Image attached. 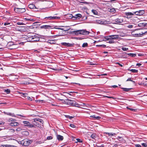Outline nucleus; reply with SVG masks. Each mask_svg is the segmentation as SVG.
<instances>
[{"label": "nucleus", "instance_id": "obj_25", "mask_svg": "<svg viewBox=\"0 0 147 147\" xmlns=\"http://www.w3.org/2000/svg\"><path fill=\"white\" fill-rule=\"evenodd\" d=\"M97 135L96 134L93 133L92 134L91 136V137L92 138L95 139L97 137Z\"/></svg>", "mask_w": 147, "mask_h": 147}, {"label": "nucleus", "instance_id": "obj_1", "mask_svg": "<svg viewBox=\"0 0 147 147\" xmlns=\"http://www.w3.org/2000/svg\"><path fill=\"white\" fill-rule=\"evenodd\" d=\"M144 13V10H143L133 12V13L131 12H126L125 14L127 18H131L130 16L134 15V14L136 15L141 16L143 15Z\"/></svg>", "mask_w": 147, "mask_h": 147}, {"label": "nucleus", "instance_id": "obj_42", "mask_svg": "<svg viewBox=\"0 0 147 147\" xmlns=\"http://www.w3.org/2000/svg\"><path fill=\"white\" fill-rule=\"evenodd\" d=\"M121 49L123 51H127L128 49V48L124 47H122Z\"/></svg>", "mask_w": 147, "mask_h": 147}, {"label": "nucleus", "instance_id": "obj_43", "mask_svg": "<svg viewBox=\"0 0 147 147\" xmlns=\"http://www.w3.org/2000/svg\"><path fill=\"white\" fill-rule=\"evenodd\" d=\"M53 137L51 136H48L47 138V140H51L53 139Z\"/></svg>", "mask_w": 147, "mask_h": 147}, {"label": "nucleus", "instance_id": "obj_2", "mask_svg": "<svg viewBox=\"0 0 147 147\" xmlns=\"http://www.w3.org/2000/svg\"><path fill=\"white\" fill-rule=\"evenodd\" d=\"M138 29H136L135 31H134L131 32V34L133 36L135 37H140L143 36V35L145 34L147 31H144V30H142V31L140 32H136V31L138 30Z\"/></svg>", "mask_w": 147, "mask_h": 147}, {"label": "nucleus", "instance_id": "obj_53", "mask_svg": "<svg viewBox=\"0 0 147 147\" xmlns=\"http://www.w3.org/2000/svg\"><path fill=\"white\" fill-rule=\"evenodd\" d=\"M98 46L99 47H102L103 48H105L106 47V45H99Z\"/></svg>", "mask_w": 147, "mask_h": 147}, {"label": "nucleus", "instance_id": "obj_55", "mask_svg": "<svg viewBox=\"0 0 147 147\" xmlns=\"http://www.w3.org/2000/svg\"><path fill=\"white\" fill-rule=\"evenodd\" d=\"M22 130V129L21 128H17L16 129V131H21V130Z\"/></svg>", "mask_w": 147, "mask_h": 147}, {"label": "nucleus", "instance_id": "obj_35", "mask_svg": "<svg viewBox=\"0 0 147 147\" xmlns=\"http://www.w3.org/2000/svg\"><path fill=\"white\" fill-rule=\"evenodd\" d=\"M88 46V44L87 43H84L83 44L82 47H87Z\"/></svg>", "mask_w": 147, "mask_h": 147}, {"label": "nucleus", "instance_id": "obj_24", "mask_svg": "<svg viewBox=\"0 0 147 147\" xmlns=\"http://www.w3.org/2000/svg\"><path fill=\"white\" fill-rule=\"evenodd\" d=\"M104 134H107L109 135V136H111V137L112 136H113L114 135H115V133L112 134V133H109L107 132L104 133Z\"/></svg>", "mask_w": 147, "mask_h": 147}, {"label": "nucleus", "instance_id": "obj_41", "mask_svg": "<svg viewBox=\"0 0 147 147\" xmlns=\"http://www.w3.org/2000/svg\"><path fill=\"white\" fill-rule=\"evenodd\" d=\"M73 45L69 43H67V47H71Z\"/></svg>", "mask_w": 147, "mask_h": 147}, {"label": "nucleus", "instance_id": "obj_54", "mask_svg": "<svg viewBox=\"0 0 147 147\" xmlns=\"http://www.w3.org/2000/svg\"><path fill=\"white\" fill-rule=\"evenodd\" d=\"M133 26L132 25H128L127 27L129 28H132L133 27Z\"/></svg>", "mask_w": 147, "mask_h": 147}, {"label": "nucleus", "instance_id": "obj_51", "mask_svg": "<svg viewBox=\"0 0 147 147\" xmlns=\"http://www.w3.org/2000/svg\"><path fill=\"white\" fill-rule=\"evenodd\" d=\"M127 108L128 109H129L131 111H136V109H133L132 108H129L128 107H127Z\"/></svg>", "mask_w": 147, "mask_h": 147}, {"label": "nucleus", "instance_id": "obj_20", "mask_svg": "<svg viewBox=\"0 0 147 147\" xmlns=\"http://www.w3.org/2000/svg\"><path fill=\"white\" fill-rule=\"evenodd\" d=\"M91 117L93 118L94 119H97L98 120L101 118V117L100 116H96L95 115H93L92 116H90Z\"/></svg>", "mask_w": 147, "mask_h": 147}, {"label": "nucleus", "instance_id": "obj_38", "mask_svg": "<svg viewBox=\"0 0 147 147\" xmlns=\"http://www.w3.org/2000/svg\"><path fill=\"white\" fill-rule=\"evenodd\" d=\"M38 122L37 121H35L34 120V121H32L33 123V125H34L35 126V127H35V126H36V125H37V123Z\"/></svg>", "mask_w": 147, "mask_h": 147}, {"label": "nucleus", "instance_id": "obj_12", "mask_svg": "<svg viewBox=\"0 0 147 147\" xmlns=\"http://www.w3.org/2000/svg\"><path fill=\"white\" fill-rule=\"evenodd\" d=\"M59 27L63 28V29H62V30L65 32L68 31L70 29V28L68 26H59Z\"/></svg>", "mask_w": 147, "mask_h": 147}, {"label": "nucleus", "instance_id": "obj_57", "mask_svg": "<svg viewBox=\"0 0 147 147\" xmlns=\"http://www.w3.org/2000/svg\"><path fill=\"white\" fill-rule=\"evenodd\" d=\"M136 147H142L139 144H136L135 145Z\"/></svg>", "mask_w": 147, "mask_h": 147}, {"label": "nucleus", "instance_id": "obj_7", "mask_svg": "<svg viewBox=\"0 0 147 147\" xmlns=\"http://www.w3.org/2000/svg\"><path fill=\"white\" fill-rule=\"evenodd\" d=\"M20 142V144L24 146H29L32 142L31 141L26 139H24Z\"/></svg>", "mask_w": 147, "mask_h": 147}, {"label": "nucleus", "instance_id": "obj_6", "mask_svg": "<svg viewBox=\"0 0 147 147\" xmlns=\"http://www.w3.org/2000/svg\"><path fill=\"white\" fill-rule=\"evenodd\" d=\"M104 40H109L111 39H117L119 38L118 35H111L104 37Z\"/></svg>", "mask_w": 147, "mask_h": 147}, {"label": "nucleus", "instance_id": "obj_64", "mask_svg": "<svg viewBox=\"0 0 147 147\" xmlns=\"http://www.w3.org/2000/svg\"><path fill=\"white\" fill-rule=\"evenodd\" d=\"M142 65V64L141 63H138L136 64V66H140Z\"/></svg>", "mask_w": 147, "mask_h": 147}, {"label": "nucleus", "instance_id": "obj_45", "mask_svg": "<svg viewBox=\"0 0 147 147\" xmlns=\"http://www.w3.org/2000/svg\"><path fill=\"white\" fill-rule=\"evenodd\" d=\"M7 115H9L11 116H13V117H14V115H15L14 114L11 113H7Z\"/></svg>", "mask_w": 147, "mask_h": 147}, {"label": "nucleus", "instance_id": "obj_8", "mask_svg": "<svg viewBox=\"0 0 147 147\" xmlns=\"http://www.w3.org/2000/svg\"><path fill=\"white\" fill-rule=\"evenodd\" d=\"M15 11L17 13H22L26 11V9L24 8H15L14 9Z\"/></svg>", "mask_w": 147, "mask_h": 147}, {"label": "nucleus", "instance_id": "obj_16", "mask_svg": "<svg viewBox=\"0 0 147 147\" xmlns=\"http://www.w3.org/2000/svg\"><path fill=\"white\" fill-rule=\"evenodd\" d=\"M10 125L12 126H16L19 125V123L16 122H11L10 123Z\"/></svg>", "mask_w": 147, "mask_h": 147}, {"label": "nucleus", "instance_id": "obj_31", "mask_svg": "<svg viewBox=\"0 0 147 147\" xmlns=\"http://www.w3.org/2000/svg\"><path fill=\"white\" fill-rule=\"evenodd\" d=\"M15 130L14 129H9V131H8V132L10 134H12L14 132Z\"/></svg>", "mask_w": 147, "mask_h": 147}, {"label": "nucleus", "instance_id": "obj_10", "mask_svg": "<svg viewBox=\"0 0 147 147\" xmlns=\"http://www.w3.org/2000/svg\"><path fill=\"white\" fill-rule=\"evenodd\" d=\"M115 21L117 23H121L123 21V18L121 17H119L118 18L115 19Z\"/></svg>", "mask_w": 147, "mask_h": 147}, {"label": "nucleus", "instance_id": "obj_14", "mask_svg": "<svg viewBox=\"0 0 147 147\" xmlns=\"http://www.w3.org/2000/svg\"><path fill=\"white\" fill-rule=\"evenodd\" d=\"M35 121H37L38 122H40V123L43 124L44 122L43 120L39 118H35L33 119Z\"/></svg>", "mask_w": 147, "mask_h": 147}, {"label": "nucleus", "instance_id": "obj_50", "mask_svg": "<svg viewBox=\"0 0 147 147\" xmlns=\"http://www.w3.org/2000/svg\"><path fill=\"white\" fill-rule=\"evenodd\" d=\"M131 81L133 82H135L134 81H133L132 80H131V78H129L127 80H126V81Z\"/></svg>", "mask_w": 147, "mask_h": 147}, {"label": "nucleus", "instance_id": "obj_40", "mask_svg": "<svg viewBox=\"0 0 147 147\" xmlns=\"http://www.w3.org/2000/svg\"><path fill=\"white\" fill-rule=\"evenodd\" d=\"M5 147H16V146L10 145H5Z\"/></svg>", "mask_w": 147, "mask_h": 147}, {"label": "nucleus", "instance_id": "obj_47", "mask_svg": "<svg viewBox=\"0 0 147 147\" xmlns=\"http://www.w3.org/2000/svg\"><path fill=\"white\" fill-rule=\"evenodd\" d=\"M70 126L73 128H75L76 127V126L73 124H70L69 125Z\"/></svg>", "mask_w": 147, "mask_h": 147}, {"label": "nucleus", "instance_id": "obj_61", "mask_svg": "<svg viewBox=\"0 0 147 147\" xmlns=\"http://www.w3.org/2000/svg\"><path fill=\"white\" fill-rule=\"evenodd\" d=\"M77 141L78 142H82L81 140L79 138L77 139Z\"/></svg>", "mask_w": 147, "mask_h": 147}, {"label": "nucleus", "instance_id": "obj_9", "mask_svg": "<svg viewBox=\"0 0 147 147\" xmlns=\"http://www.w3.org/2000/svg\"><path fill=\"white\" fill-rule=\"evenodd\" d=\"M24 125L30 128L34 127L35 126L32 124H31L29 121H24L23 122Z\"/></svg>", "mask_w": 147, "mask_h": 147}, {"label": "nucleus", "instance_id": "obj_58", "mask_svg": "<svg viewBox=\"0 0 147 147\" xmlns=\"http://www.w3.org/2000/svg\"><path fill=\"white\" fill-rule=\"evenodd\" d=\"M49 41H50L49 43H53L54 42V40H49Z\"/></svg>", "mask_w": 147, "mask_h": 147}, {"label": "nucleus", "instance_id": "obj_62", "mask_svg": "<svg viewBox=\"0 0 147 147\" xmlns=\"http://www.w3.org/2000/svg\"><path fill=\"white\" fill-rule=\"evenodd\" d=\"M5 123L4 122L0 121V125H3Z\"/></svg>", "mask_w": 147, "mask_h": 147}, {"label": "nucleus", "instance_id": "obj_3", "mask_svg": "<svg viewBox=\"0 0 147 147\" xmlns=\"http://www.w3.org/2000/svg\"><path fill=\"white\" fill-rule=\"evenodd\" d=\"M65 103L67 105H71L72 106L79 107L80 105L75 101L70 99H67L64 101Z\"/></svg>", "mask_w": 147, "mask_h": 147}, {"label": "nucleus", "instance_id": "obj_49", "mask_svg": "<svg viewBox=\"0 0 147 147\" xmlns=\"http://www.w3.org/2000/svg\"><path fill=\"white\" fill-rule=\"evenodd\" d=\"M61 44L62 45L67 47V43L66 42H62Z\"/></svg>", "mask_w": 147, "mask_h": 147}, {"label": "nucleus", "instance_id": "obj_44", "mask_svg": "<svg viewBox=\"0 0 147 147\" xmlns=\"http://www.w3.org/2000/svg\"><path fill=\"white\" fill-rule=\"evenodd\" d=\"M16 24L18 25H23L24 24V23L21 22H17Z\"/></svg>", "mask_w": 147, "mask_h": 147}, {"label": "nucleus", "instance_id": "obj_13", "mask_svg": "<svg viewBox=\"0 0 147 147\" xmlns=\"http://www.w3.org/2000/svg\"><path fill=\"white\" fill-rule=\"evenodd\" d=\"M57 138L59 141H62L63 139V137L60 135L57 134Z\"/></svg>", "mask_w": 147, "mask_h": 147}, {"label": "nucleus", "instance_id": "obj_30", "mask_svg": "<svg viewBox=\"0 0 147 147\" xmlns=\"http://www.w3.org/2000/svg\"><path fill=\"white\" fill-rule=\"evenodd\" d=\"M109 11L111 12H112L115 13L116 12V10L115 8H111L110 9Z\"/></svg>", "mask_w": 147, "mask_h": 147}, {"label": "nucleus", "instance_id": "obj_22", "mask_svg": "<svg viewBox=\"0 0 147 147\" xmlns=\"http://www.w3.org/2000/svg\"><path fill=\"white\" fill-rule=\"evenodd\" d=\"M49 20H51V16L46 17L43 19L44 21H47Z\"/></svg>", "mask_w": 147, "mask_h": 147}, {"label": "nucleus", "instance_id": "obj_18", "mask_svg": "<svg viewBox=\"0 0 147 147\" xmlns=\"http://www.w3.org/2000/svg\"><path fill=\"white\" fill-rule=\"evenodd\" d=\"M147 24H145L144 23H141L138 24V26L139 27H143L146 26Z\"/></svg>", "mask_w": 147, "mask_h": 147}, {"label": "nucleus", "instance_id": "obj_36", "mask_svg": "<svg viewBox=\"0 0 147 147\" xmlns=\"http://www.w3.org/2000/svg\"><path fill=\"white\" fill-rule=\"evenodd\" d=\"M10 92V90L8 89H5L4 90V92L6 93L7 94L9 93Z\"/></svg>", "mask_w": 147, "mask_h": 147}, {"label": "nucleus", "instance_id": "obj_15", "mask_svg": "<svg viewBox=\"0 0 147 147\" xmlns=\"http://www.w3.org/2000/svg\"><path fill=\"white\" fill-rule=\"evenodd\" d=\"M96 22L98 24H106L107 23V21H101L100 20H96Z\"/></svg>", "mask_w": 147, "mask_h": 147}, {"label": "nucleus", "instance_id": "obj_37", "mask_svg": "<svg viewBox=\"0 0 147 147\" xmlns=\"http://www.w3.org/2000/svg\"><path fill=\"white\" fill-rule=\"evenodd\" d=\"M121 89L123 90L124 91L126 92L128 91L131 89L130 88H122Z\"/></svg>", "mask_w": 147, "mask_h": 147}, {"label": "nucleus", "instance_id": "obj_60", "mask_svg": "<svg viewBox=\"0 0 147 147\" xmlns=\"http://www.w3.org/2000/svg\"><path fill=\"white\" fill-rule=\"evenodd\" d=\"M60 17H57V16H55V19L58 20V19H60Z\"/></svg>", "mask_w": 147, "mask_h": 147}, {"label": "nucleus", "instance_id": "obj_34", "mask_svg": "<svg viewBox=\"0 0 147 147\" xmlns=\"http://www.w3.org/2000/svg\"><path fill=\"white\" fill-rule=\"evenodd\" d=\"M92 12L95 15H97L98 14V12L96 10L93 9L92 10Z\"/></svg>", "mask_w": 147, "mask_h": 147}, {"label": "nucleus", "instance_id": "obj_46", "mask_svg": "<svg viewBox=\"0 0 147 147\" xmlns=\"http://www.w3.org/2000/svg\"><path fill=\"white\" fill-rule=\"evenodd\" d=\"M144 147H146L147 146V144L146 143H143L141 144Z\"/></svg>", "mask_w": 147, "mask_h": 147}, {"label": "nucleus", "instance_id": "obj_33", "mask_svg": "<svg viewBox=\"0 0 147 147\" xmlns=\"http://www.w3.org/2000/svg\"><path fill=\"white\" fill-rule=\"evenodd\" d=\"M42 124L40 123H39L38 122L37 123V125H36V126L40 128H42Z\"/></svg>", "mask_w": 147, "mask_h": 147}, {"label": "nucleus", "instance_id": "obj_29", "mask_svg": "<svg viewBox=\"0 0 147 147\" xmlns=\"http://www.w3.org/2000/svg\"><path fill=\"white\" fill-rule=\"evenodd\" d=\"M127 55H129V56H131L132 57H135L136 55L135 53H127Z\"/></svg>", "mask_w": 147, "mask_h": 147}, {"label": "nucleus", "instance_id": "obj_56", "mask_svg": "<svg viewBox=\"0 0 147 147\" xmlns=\"http://www.w3.org/2000/svg\"><path fill=\"white\" fill-rule=\"evenodd\" d=\"M10 24V23H9L8 22H5L4 23V25L5 26L9 25Z\"/></svg>", "mask_w": 147, "mask_h": 147}, {"label": "nucleus", "instance_id": "obj_17", "mask_svg": "<svg viewBox=\"0 0 147 147\" xmlns=\"http://www.w3.org/2000/svg\"><path fill=\"white\" fill-rule=\"evenodd\" d=\"M131 22L134 23H136L138 20V19L136 17L132 18L131 19Z\"/></svg>", "mask_w": 147, "mask_h": 147}, {"label": "nucleus", "instance_id": "obj_63", "mask_svg": "<svg viewBox=\"0 0 147 147\" xmlns=\"http://www.w3.org/2000/svg\"><path fill=\"white\" fill-rule=\"evenodd\" d=\"M116 64H118L119 66H120L121 67H123V65H122L120 64V63H116Z\"/></svg>", "mask_w": 147, "mask_h": 147}, {"label": "nucleus", "instance_id": "obj_28", "mask_svg": "<svg viewBox=\"0 0 147 147\" xmlns=\"http://www.w3.org/2000/svg\"><path fill=\"white\" fill-rule=\"evenodd\" d=\"M22 134L23 135L27 136L29 134V133L27 131H23L22 132Z\"/></svg>", "mask_w": 147, "mask_h": 147}, {"label": "nucleus", "instance_id": "obj_26", "mask_svg": "<svg viewBox=\"0 0 147 147\" xmlns=\"http://www.w3.org/2000/svg\"><path fill=\"white\" fill-rule=\"evenodd\" d=\"M35 101L37 103H43L45 102L43 100H35Z\"/></svg>", "mask_w": 147, "mask_h": 147}, {"label": "nucleus", "instance_id": "obj_52", "mask_svg": "<svg viewBox=\"0 0 147 147\" xmlns=\"http://www.w3.org/2000/svg\"><path fill=\"white\" fill-rule=\"evenodd\" d=\"M67 118H69L70 119H71L74 117L70 116L69 115H67Z\"/></svg>", "mask_w": 147, "mask_h": 147}, {"label": "nucleus", "instance_id": "obj_4", "mask_svg": "<svg viewBox=\"0 0 147 147\" xmlns=\"http://www.w3.org/2000/svg\"><path fill=\"white\" fill-rule=\"evenodd\" d=\"M73 34H74L76 35L79 34H82L83 35H87L89 34V32L86 30H79L76 31H75L72 32Z\"/></svg>", "mask_w": 147, "mask_h": 147}, {"label": "nucleus", "instance_id": "obj_39", "mask_svg": "<svg viewBox=\"0 0 147 147\" xmlns=\"http://www.w3.org/2000/svg\"><path fill=\"white\" fill-rule=\"evenodd\" d=\"M114 39H111L108 42L109 43H113L115 42V41L113 40Z\"/></svg>", "mask_w": 147, "mask_h": 147}, {"label": "nucleus", "instance_id": "obj_21", "mask_svg": "<svg viewBox=\"0 0 147 147\" xmlns=\"http://www.w3.org/2000/svg\"><path fill=\"white\" fill-rule=\"evenodd\" d=\"M28 7L31 9H34L35 8V6L34 5L31 4L28 5Z\"/></svg>", "mask_w": 147, "mask_h": 147}, {"label": "nucleus", "instance_id": "obj_11", "mask_svg": "<svg viewBox=\"0 0 147 147\" xmlns=\"http://www.w3.org/2000/svg\"><path fill=\"white\" fill-rule=\"evenodd\" d=\"M53 26L50 25H45L41 26L40 28H41L49 29L53 28Z\"/></svg>", "mask_w": 147, "mask_h": 147}, {"label": "nucleus", "instance_id": "obj_19", "mask_svg": "<svg viewBox=\"0 0 147 147\" xmlns=\"http://www.w3.org/2000/svg\"><path fill=\"white\" fill-rule=\"evenodd\" d=\"M82 17V15L80 14H76L74 16V18H81Z\"/></svg>", "mask_w": 147, "mask_h": 147}, {"label": "nucleus", "instance_id": "obj_59", "mask_svg": "<svg viewBox=\"0 0 147 147\" xmlns=\"http://www.w3.org/2000/svg\"><path fill=\"white\" fill-rule=\"evenodd\" d=\"M61 28H56V29H59V30H62V29H63V27H61Z\"/></svg>", "mask_w": 147, "mask_h": 147}, {"label": "nucleus", "instance_id": "obj_27", "mask_svg": "<svg viewBox=\"0 0 147 147\" xmlns=\"http://www.w3.org/2000/svg\"><path fill=\"white\" fill-rule=\"evenodd\" d=\"M24 20V21H28V22H30V21H31L32 20H33L32 19H29V18H24L23 19Z\"/></svg>", "mask_w": 147, "mask_h": 147}, {"label": "nucleus", "instance_id": "obj_48", "mask_svg": "<svg viewBox=\"0 0 147 147\" xmlns=\"http://www.w3.org/2000/svg\"><path fill=\"white\" fill-rule=\"evenodd\" d=\"M67 16L69 18H74V16L71 14H69L67 15Z\"/></svg>", "mask_w": 147, "mask_h": 147}, {"label": "nucleus", "instance_id": "obj_23", "mask_svg": "<svg viewBox=\"0 0 147 147\" xmlns=\"http://www.w3.org/2000/svg\"><path fill=\"white\" fill-rule=\"evenodd\" d=\"M128 70L130 71L133 73H137L138 72V70L135 69H129Z\"/></svg>", "mask_w": 147, "mask_h": 147}, {"label": "nucleus", "instance_id": "obj_5", "mask_svg": "<svg viewBox=\"0 0 147 147\" xmlns=\"http://www.w3.org/2000/svg\"><path fill=\"white\" fill-rule=\"evenodd\" d=\"M27 40L29 42H37L40 40L39 38L36 35H34L28 37Z\"/></svg>", "mask_w": 147, "mask_h": 147}, {"label": "nucleus", "instance_id": "obj_32", "mask_svg": "<svg viewBox=\"0 0 147 147\" xmlns=\"http://www.w3.org/2000/svg\"><path fill=\"white\" fill-rule=\"evenodd\" d=\"M117 139L119 141L123 142L124 141V139L122 137L118 136Z\"/></svg>", "mask_w": 147, "mask_h": 147}]
</instances>
